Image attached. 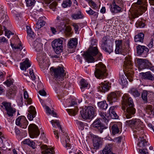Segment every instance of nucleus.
<instances>
[{
	"instance_id": "nucleus-1",
	"label": "nucleus",
	"mask_w": 154,
	"mask_h": 154,
	"mask_svg": "<svg viewBox=\"0 0 154 154\" xmlns=\"http://www.w3.org/2000/svg\"><path fill=\"white\" fill-rule=\"evenodd\" d=\"M122 99V109L124 111L126 109V111H125L124 113L123 117L125 118H130L133 116L136 112L133 100L128 94H124Z\"/></svg>"
},
{
	"instance_id": "nucleus-2",
	"label": "nucleus",
	"mask_w": 154,
	"mask_h": 154,
	"mask_svg": "<svg viewBox=\"0 0 154 154\" xmlns=\"http://www.w3.org/2000/svg\"><path fill=\"white\" fill-rule=\"evenodd\" d=\"M64 71L63 68L60 66H58L57 68L52 67L50 69V74L53 76V81L55 82L57 86L60 85V83H62L61 82L64 79L66 74Z\"/></svg>"
},
{
	"instance_id": "nucleus-3",
	"label": "nucleus",
	"mask_w": 154,
	"mask_h": 154,
	"mask_svg": "<svg viewBox=\"0 0 154 154\" xmlns=\"http://www.w3.org/2000/svg\"><path fill=\"white\" fill-rule=\"evenodd\" d=\"M102 56V54L99 52L97 47H90L83 54L85 60L89 63L93 62L96 58H97V60L100 59Z\"/></svg>"
},
{
	"instance_id": "nucleus-4",
	"label": "nucleus",
	"mask_w": 154,
	"mask_h": 154,
	"mask_svg": "<svg viewBox=\"0 0 154 154\" xmlns=\"http://www.w3.org/2000/svg\"><path fill=\"white\" fill-rule=\"evenodd\" d=\"M126 125L129 126L132 129L134 136L135 138L138 137L137 135L142 132L143 129L142 122L140 119H133L126 121Z\"/></svg>"
},
{
	"instance_id": "nucleus-5",
	"label": "nucleus",
	"mask_w": 154,
	"mask_h": 154,
	"mask_svg": "<svg viewBox=\"0 0 154 154\" xmlns=\"http://www.w3.org/2000/svg\"><path fill=\"white\" fill-rule=\"evenodd\" d=\"M146 0H138L137 2L132 5V10H133L132 17L134 19L142 14L147 9Z\"/></svg>"
},
{
	"instance_id": "nucleus-6",
	"label": "nucleus",
	"mask_w": 154,
	"mask_h": 154,
	"mask_svg": "<svg viewBox=\"0 0 154 154\" xmlns=\"http://www.w3.org/2000/svg\"><path fill=\"white\" fill-rule=\"evenodd\" d=\"M32 45L36 51L38 52L37 54V60L39 61L40 63H44L46 61V60L45 61L46 57L45 53L42 51V44L41 42V40L37 39L34 41Z\"/></svg>"
},
{
	"instance_id": "nucleus-7",
	"label": "nucleus",
	"mask_w": 154,
	"mask_h": 154,
	"mask_svg": "<svg viewBox=\"0 0 154 154\" xmlns=\"http://www.w3.org/2000/svg\"><path fill=\"white\" fill-rule=\"evenodd\" d=\"M95 67L94 74L96 77L101 79L106 76V67L102 62H100L96 64Z\"/></svg>"
},
{
	"instance_id": "nucleus-8",
	"label": "nucleus",
	"mask_w": 154,
	"mask_h": 154,
	"mask_svg": "<svg viewBox=\"0 0 154 154\" xmlns=\"http://www.w3.org/2000/svg\"><path fill=\"white\" fill-rule=\"evenodd\" d=\"M95 109L94 107L92 106H88L81 113L82 117L85 119L93 118L96 116Z\"/></svg>"
},
{
	"instance_id": "nucleus-9",
	"label": "nucleus",
	"mask_w": 154,
	"mask_h": 154,
	"mask_svg": "<svg viewBox=\"0 0 154 154\" xmlns=\"http://www.w3.org/2000/svg\"><path fill=\"white\" fill-rule=\"evenodd\" d=\"M101 47L103 50L109 54L113 51L112 43L108 40L106 37H104L102 39Z\"/></svg>"
},
{
	"instance_id": "nucleus-10",
	"label": "nucleus",
	"mask_w": 154,
	"mask_h": 154,
	"mask_svg": "<svg viewBox=\"0 0 154 154\" xmlns=\"http://www.w3.org/2000/svg\"><path fill=\"white\" fill-rule=\"evenodd\" d=\"M63 42V40L59 38L56 39L52 42V47L56 54H58L62 51Z\"/></svg>"
},
{
	"instance_id": "nucleus-11",
	"label": "nucleus",
	"mask_w": 154,
	"mask_h": 154,
	"mask_svg": "<svg viewBox=\"0 0 154 154\" xmlns=\"http://www.w3.org/2000/svg\"><path fill=\"white\" fill-rule=\"evenodd\" d=\"M30 137L32 138H36L40 134L38 127L34 124H31L28 127Z\"/></svg>"
},
{
	"instance_id": "nucleus-12",
	"label": "nucleus",
	"mask_w": 154,
	"mask_h": 154,
	"mask_svg": "<svg viewBox=\"0 0 154 154\" xmlns=\"http://www.w3.org/2000/svg\"><path fill=\"white\" fill-rule=\"evenodd\" d=\"M110 131L112 134L115 135L121 133L122 131V124L120 122L112 123L110 124Z\"/></svg>"
},
{
	"instance_id": "nucleus-13",
	"label": "nucleus",
	"mask_w": 154,
	"mask_h": 154,
	"mask_svg": "<svg viewBox=\"0 0 154 154\" xmlns=\"http://www.w3.org/2000/svg\"><path fill=\"white\" fill-rule=\"evenodd\" d=\"M70 142V139L69 137H67L65 141L63 143V145L66 149L67 152H68L69 154H82L81 153L75 152V151L73 148H72V146L69 143Z\"/></svg>"
},
{
	"instance_id": "nucleus-14",
	"label": "nucleus",
	"mask_w": 154,
	"mask_h": 154,
	"mask_svg": "<svg viewBox=\"0 0 154 154\" xmlns=\"http://www.w3.org/2000/svg\"><path fill=\"white\" fill-rule=\"evenodd\" d=\"M137 63L139 70L148 68L150 65V63L145 59H137Z\"/></svg>"
},
{
	"instance_id": "nucleus-15",
	"label": "nucleus",
	"mask_w": 154,
	"mask_h": 154,
	"mask_svg": "<svg viewBox=\"0 0 154 154\" xmlns=\"http://www.w3.org/2000/svg\"><path fill=\"white\" fill-rule=\"evenodd\" d=\"M116 49L115 52L116 54H119L124 52L125 48L122 40H119L115 41Z\"/></svg>"
},
{
	"instance_id": "nucleus-16",
	"label": "nucleus",
	"mask_w": 154,
	"mask_h": 154,
	"mask_svg": "<svg viewBox=\"0 0 154 154\" xmlns=\"http://www.w3.org/2000/svg\"><path fill=\"white\" fill-rule=\"evenodd\" d=\"M92 126L97 129L100 133H101L103 132V131L107 128V127L104 125L101 122L100 119H97L95 120L92 124Z\"/></svg>"
},
{
	"instance_id": "nucleus-17",
	"label": "nucleus",
	"mask_w": 154,
	"mask_h": 154,
	"mask_svg": "<svg viewBox=\"0 0 154 154\" xmlns=\"http://www.w3.org/2000/svg\"><path fill=\"white\" fill-rule=\"evenodd\" d=\"M119 96V93L118 91L112 92L108 95L107 99L110 103L117 101Z\"/></svg>"
},
{
	"instance_id": "nucleus-18",
	"label": "nucleus",
	"mask_w": 154,
	"mask_h": 154,
	"mask_svg": "<svg viewBox=\"0 0 154 154\" xmlns=\"http://www.w3.org/2000/svg\"><path fill=\"white\" fill-rule=\"evenodd\" d=\"M2 104L7 111V115L9 116H12L13 114L16 111L15 109L11 106L10 103H3Z\"/></svg>"
},
{
	"instance_id": "nucleus-19",
	"label": "nucleus",
	"mask_w": 154,
	"mask_h": 154,
	"mask_svg": "<svg viewBox=\"0 0 154 154\" xmlns=\"http://www.w3.org/2000/svg\"><path fill=\"white\" fill-rule=\"evenodd\" d=\"M17 87L15 86L11 87L6 92V96L9 99L14 98L16 94Z\"/></svg>"
},
{
	"instance_id": "nucleus-20",
	"label": "nucleus",
	"mask_w": 154,
	"mask_h": 154,
	"mask_svg": "<svg viewBox=\"0 0 154 154\" xmlns=\"http://www.w3.org/2000/svg\"><path fill=\"white\" fill-rule=\"evenodd\" d=\"M138 135L140 139L139 140L140 141L137 143V145L140 148L143 149V147L148 146L149 143H148V142L146 141L144 138L146 136H144V135L143 136V134L141 136H140L139 134Z\"/></svg>"
},
{
	"instance_id": "nucleus-21",
	"label": "nucleus",
	"mask_w": 154,
	"mask_h": 154,
	"mask_svg": "<svg viewBox=\"0 0 154 154\" xmlns=\"http://www.w3.org/2000/svg\"><path fill=\"white\" fill-rule=\"evenodd\" d=\"M0 20L3 21V25H6V23H7L8 20V17L5 11H4L2 8H0Z\"/></svg>"
},
{
	"instance_id": "nucleus-22",
	"label": "nucleus",
	"mask_w": 154,
	"mask_h": 154,
	"mask_svg": "<svg viewBox=\"0 0 154 154\" xmlns=\"http://www.w3.org/2000/svg\"><path fill=\"white\" fill-rule=\"evenodd\" d=\"M28 112L27 116V118L29 120L32 121L33 120V118L35 116L36 112L35 108L32 106H30L29 107Z\"/></svg>"
},
{
	"instance_id": "nucleus-23",
	"label": "nucleus",
	"mask_w": 154,
	"mask_h": 154,
	"mask_svg": "<svg viewBox=\"0 0 154 154\" xmlns=\"http://www.w3.org/2000/svg\"><path fill=\"white\" fill-rule=\"evenodd\" d=\"M109 89V85L108 82L105 81L104 82H102L100 84L98 87V89L102 92L105 93Z\"/></svg>"
},
{
	"instance_id": "nucleus-24",
	"label": "nucleus",
	"mask_w": 154,
	"mask_h": 154,
	"mask_svg": "<svg viewBox=\"0 0 154 154\" xmlns=\"http://www.w3.org/2000/svg\"><path fill=\"white\" fill-rule=\"evenodd\" d=\"M20 69L22 70H26V69L30 67L31 66L30 62L28 58L26 60L23 62L20 63Z\"/></svg>"
},
{
	"instance_id": "nucleus-25",
	"label": "nucleus",
	"mask_w": 154,
	"mask_h": 154,
	"mask_svg": "<svg viewBox=\"0 0 154 154\" xmlns=\"http://www.w3.org/2000/svg\"><path fill=\"white\" fill-rule=\"evenodd\" d=\"M93 141L94 149H98L102 143L101 138L97 136H95L94 137Z\"/></svg>"
},
{
	"instance_id": "nucleus-26",
	"label": "nucleus",
	"mask_w": 154,
	"mask_h": 154,
	"mask_svg": "<svg viewBox=\"0 0 154 154\" xmlns=\"http://www.w3.org/2000/svg\"><path fill=\"white\" fill-rule=\"evenodd\" d=\"M131 58L130 56H128L125 57V60L124 62V66L126 69H131L132 66L131 60Z\"/></svg>"
},
{
	"instance_id": "nucleus-27",
	"label": "nucleus",
	"mask_w": 154,
	"mask_h": 154,
	"mask_svg": "<svg viewBox=\"0 0 154 154\" xmlns=\"http://www.w3.org/2000/svg\"><path fill=\"white\" fill-rule=\"evenodd\" d=\"M137 53L139 55H141L143 52L146 53L149 51V49L144 46L138 45L137 47Z\"/></svg>"
},
{
	"instance_id": "nucleus-28",
	"label": "nucleus",
	"mask_w": 154,
	"mask_h": 154,
	"mask_svg": "<svg viewBox=\"0 0 154 154\" xmlns=\"http://www.w3.org/2000/svg\"><path fill=\"white\" fill-rule=\"evenodd\" d=\"M22 143L24 144L27 145L35 149L36 147V144L33 141H31L29 139H25L22 142Z\"/></svg>"
},
{
	"instance_id": "nucleus-29",
	"label": "nucleus",
	"mask_w": 154,
	"mask_h": 154,
	"mask_svg": "<svg viewBox=\"0 0 154 154\" xmlns=\"http://www.w3.org/2000/svg\"><path fill=\"white\" fill-rule=\"evenodd\" d=\"M46 19L45 17H39L37 23L36 24V27L39 29L45 25V22L44 20Z\"/></svg>"
},
{
	"instance_id": "nucleus-30",
	"label": "nucleus",
	"mask_w": 154,
	"mask_h": 154,
	"mask_svg": "<svg viewBox=\"0 0 154 154\" xmlns=\"http://www.w3.org/2000/svg\"><path fill=\"white\" fill-rule=\"evenodd\" d=\"M115 107L114 106H111L109 109V115L110 117L112 119H118V116L115 112L114 109Z\"/></svg>"
},
{
	"instance_id": "nucleus-31",
	"label": "nucleus",
	"mask_w": 154,
	"mask_h": 154,
	"mask_svg": "<svg viewBox=\"0 0 154 154\" xmlns=\"http://www.w3.org/2000/svg\"><path fill=\"white\" fill-rule=\"evenodd\" d=\"M26 31L27 34V38L28 40L30 41V40L32 39L33 38V36H34V32L32 31L30 27L28 26H26Z\"/></svg>"
},
{
	"instance_id": "nucleus-32",
	"label": "nucleus",
	"mask_w": 154,
	"mask_h": 154,
	"mask_svg": "<svg viewBox=\"0 0 154 154\" xmlns=\"http://www.w3.org/2000/svg\"><path fill=\"white\" fill-rule=\"evenodd\" d=\"M144 35L143 33H140L135 36L134 41L135 42H140L142 43L143 42Z\"/></svg>"
},
{
	"instance_id": "nucleus-33",
	"label": "nucleus",
	"mask_w": 154,
	"mask_h": 154,
	"mask_svg": "<svg viewBox=\"0 0 154 154\" xmlns=\"http://www.w3.org/2000/svg\"><path fill=\"white\" fill-rule=\"evenodd\" d=\"M121 10V8L118 5H116L115 2L113 3L111 6V11L112 12L117 13L120 12Z\"/></svg>"
},
{
	"instance_id": "nucleus-34",
	"label": "nucleus",
	"mask_w": 154,
	"mask_h": 154,
	"mask_svg": "<svg viewBox=\"0 0 154 154\" xmlns=\"http://www.w3.org/2000/svg\"><path fill=\"white\" fill-rule=\"evenodd\" d=\"M71 16L72 19L74 20L82 19L84 17V15L80 10L76 14H72Z\"/></svg>"
},
{
	"instance_id": "nucleus-35",
	"label": "nucleus",
	"mask_w": 154,
	"mask_h": 154,
	"mask_svg": "<svg viewBox=\"0 0 154 154\" xmlns=\"http://www.w3.org/2000/svg\"><path fill=\"white\" fill-rule=\"evenodd\" d=\"M78 43L77 39L76 38H72L70 40L68 43L69 48H75Z\"/></svg>"
},
{
	"instance_id": "nucleus-36",
	"label": "nucleus",
	"mask_w": 154,
	"mask_h": 154,
	"mask_svg": "<svg viewBox=\"0 0 154 154\" xmlns=\"http://www.w3.org/2000/svg\"><path fill=\"white\" fill-rule=\"evenodd\" d=\"M143 74L142 77L144 79H147L150 80H154V77L149 72L145 73H142Z\"/></svg>"
},
{
	"instance_id": "nucleus-37",
	"label": "nucleus",
	"mask_w": 154,
	"mask_h": 154,
	"mask_svg": "<svg viewBox=\"0 0 154 154\" xmlns=\"http://www.w3.org/2000/svg\"><path fill=\"white\" fill-rule=\"evenodd\" d=\"M80 85L81 86L80 88L81 91L83 92L84 91V89L87 88L89 87L88 83L87 81L84 79H82L80 82Z\"/></svg>"
},
{
	"instance_id": "nucleus-38",
	"label": "nucleus",
	"mask_w": 154,
	"mask_h": 154,
	"mask_svg": "<svg viewBox=\"0 0 154 154\" xmlns=\"http://www.w3.org/2000/svg\"><path fill=\"white\" fill-rule=\"evenodd\" d=\"M23 96L24 98L26 100L25 104L26 105L31 104L32 103V100L31 98H29V95L27 91H25L24 92Z\"/></svg>"
},
{
	"instance_id": "nucleus-39",
	"label": "nucleus",
	"mask_w": 154,
	"mask_h": 154,
	"mask_svg": "<svg viewBox=\"0 0 154 154\" xmlns=\"http://www.w3.org/2000/svg\"><path fill=\"white\" fill-rule=\"evenodd\" d=\"M66 110L69 115L75 116L77 114L78 111V109L77 106H75L74 108L67 109Z\"/></svg>"
},
{
	"instance_id": "nucleus-40",
	"label": "nucleus",
	"mask_w": 154,
	"mask_h": 154,
	"mask_svg": "<svg viewBox=\"0 0 154 154\" xmlns=\"http://www.w3.org/2000/svg\"><path fill=\"white\" fill-rule=\"evenodd\" d=\"M129 92L135 97H138L140 95V92L135 88H131L129 91Z\"/></svg>"
},
{
	"instance_id": "nucleus-41",
	"label": "nucleus",
	"mask_w": 154,
	"mask_h": 154,
	"mask_svg": "<svg viewBox=\"0 0 154 154\" xmlns=\"http://www.w3.org/2000/svg\"><path fill=\"white\" fill-rule=\"evenodd\" d=\"M26 119L24 116H21L19 117L16 120V125L17 126H20L22 124V122Z\"/></svg>"
},
{
	"instance_id": "nucleus-42",
	"label": "nucleus",
	"mask_w": 154,
	"mask_h": 154,
	"mask_svg": "<svg viewBox=\"0 0 154 154\" xmlns=\"http://www.w3.org/2000/svg\"><path fill=\"white\" fill-rule=\"evenodd\" d=\"M119 82L120 84L122 85H126L127 84L128 82L125 76L123 75H120Z\"/></svg>"
},
{
	"instance_id": "nucleus-43",
	"label": "nucleus",
	"mask_w": 154,
	"mask_h": 154,
	"mask_svg": "<svg viewBox=\"0 0 154 154\" xmlns=\"http://www.w3.org/2000/svg\"><path fill=\"white\" fill-rule=\"evenodd\" d=\"M98 105L100 109L104 110L106 109L108 106L105 101L99 102L98 103Z\"/></svg>"
},
{
	"instance_id": "nucleus-44",
	"label": "nucleus",
	"mask_w": 154,
	"mask_h": 154,
	"mask_svg": "<svg viewBox=\"0 0 154 154\" xmlns=\"http://www.w3.org/2000/svg\"><path fill=\"white\" fill-rule=\"evenodd\" d=\"M72 4L71 0H64L62 4V7L64 8L70 7Z\"/></svg>"
},
{
	"instance_id": "nucleus-45",
	"label": "nucleus",
	"mask_w": 154,
	"mask_h": 154,
	"mask_svg": "<svg viewBox=\"0 0 154 154\" xmlns=\"http://www.w3.org/2000/svg\"><path fill=\"white\" fill-rule=\"evenodd\" d=\"M51 123L52 124L54 128H56V125L59 127L61 131L63 132V131L62 130L61 127L60 125L59 121L58 120H52L51 121Z\"/></svg>"
},
{
	"instance_id": "nucleus-46",
	"label": "nucleus",
	"mask_w": 154,
	"mask_h": 154,
	"mask_svg": "<svg viewBox=\"0 0 154 154\" xmlns=\"http://www.w3.org/2000/svg\"><path fill=\"white\" fill-rule=\"evenodd\" d=\"M44 108L46 109V111L47 113H48L49 114H51L54 117H56V114L55 112H54L53 110H51L50 108L47 106H44Z\"/></svg>"
},
{
	"instance_id": "nucleus-47",
	"label": "nucleus",
	"mask_w": 154,
	"mask_h": 154,
	"mask_svg": "<svg viewBox=\"0 0 154 154\" xmlns=\"http://www.w3.org/2000/svg\"><path fill=\"white\" fill-rule=\"evenodd\" d=\"M10 45L13 50H17L21 51L23 49L22 46L20 44H19L18 45H16L15 44H14L11 43Z\"/></svg>"
},
{
	"instance_id": "nucleus-48",
	"label": "nucleus",
	"mask_w": 154,
	"mask_h": 154,
	"mask_svg": "<svg viewBox=\"0 0 154 154\" xmlns=\"http://www.w3.org/2000/svg\"><path fill=\"white\" fill-rule=\"evenodd\" d=\"M147 91L144 90L143 91L141 94V97L145 103H147Z\"/></svg>"
},
{
	"instance_id": "nucleus-49",
	"label": "nucleus",
	"mask_w": 154,
	"mask_h": 154,
	"mask_svg": "<svg viewBox=\"0 0 154 154\" xmlns=\"http://www.w3.org/2000/svg\"><path fill=\"white\" fill-rule=\"evenodd\" d=\"M89 10H87L86 11L87 13L90 15H92L95 17H97L98 15V13L94 11L90 8H89Z\"/></svg>"
},
{
	"instance_id": "nucleus-50",
	"label": "nucleus",
	"mask_w": 154,
	"mask_h": 154,
	"mask_svg": "<svg viewBox=\"0 0 154 154\" xmlns=\"http://www.w3.org/2000/svg\"><path fill=\"white\" fill-rule=\"evenodd\" d=\"M99 114L102 119H103L106 123L108 122L109 119V117L107 116L104 113L100 112Z\"/></svg>"
},
{
	"instance_id": "nucleus-51",
	"label": "nucleus",
	"mask_w": 154,
	"mask_h": 154,
	"mask_svg": "<svg viewBox=\"0 0 154 154\" xmlns=\"http://www.w3.org/2000/svg\"><path fill=\"white\" fill-rule=\"evenodd\" d=\"M61 24H62V25H64L63 28L64 29L65 27H66L65 31L66 32H70L72 30V28L70 26H66V25L63 22H61Z\"/></svg>"
},
{
	"instance_id": "nucleus-52",
	"label": "nucleus",
	"mask_w": 154,
	"mask_h": 154,
	"mask_svg": "<svg viewBox=\"0 0 154 154\" xmlns=\"http://www.w3.org/2000/svg\"><path fill=\"white\" fill-rule=\"evenodd\" d=\"M3 28H4V29L5 30V35L7 36L8 38H10V35H13L14 34V33L12 32L11 31L6 30L5 26H3Z\"/></svg>"
},
{
	"instance_id": "nucleus-53",
	"label": "nucleus",
	"mask_w": 154,
	"mask_h": 154,
	"mask_svg": "<svg viewBox=\"0 0 154 154\" xmlns=\"http://www.w3.org/2000/svg\"><path fill=\"white\" fill-rule=\"evenodd\" d=\"M136 26L137 27L143 28L144 27V23L141 21H137L136 23Z\"/></svg>"
},
{
	"instance_id": "nucleus-54",
	"label": "nucleus",
	"mask_w": 154,
	"mask_h": 154,
	"mask_svg": "<svg viewBox=\"0 0 154 154\" xmlns=\"http://www.w3.org/2000/svg\"><path fill=\"white\" fill-rule=\"evenodd\" d=\"M57 5V3L56 2H54L50 5V8L52 10L54 11L56 9V6Z\"/></svg>"
},
{
	"instance_id": "nucleus-55",
	"label": "nucleus",
	"mask_w": 154,
	"mask_h": 154,
	"mask_svg": "<svg viewBox=\"0 0 154 154\" xmlns=\"http://www.w3.org/2000/svg\"><path fill=\"white\" fill-rule=\"evenodd\" d=\"M28 124V121L26 119L22 122V124L20 126L22 128L25 129L27 127Z\"/></svg>"
},
{
	"instance_id": "nucleus-56",
	"label": "nucleus",
	"mask_w": 154,
	"mask_h": 154,
	"mask_svg": "<svg viewBox=\"0 0 154 154\" xmlns=\"http://www.w3.org/2000/svg\"><path fill=\"white\" fill-rule=\"evenodd\" d=\"M29 73L30 74V77L32 80H35V76L33 72V70L32 69H29Z\"/></svg>"
},
{
	"instance_id": "nucleus-57",
	"label": "nucleus",
	"mask_w": 154,
	"mask_h": 154,
	"mask_svg": "<svg viewBox=\"0 0 154 154\" xmlns=\"http://www.w3.org/2000/svg\"><path fill=\"white\" fill-rule=\"evenodd\" d=\"M44 152V153L43 154H54V149L53 148H49L47 150H45Z\"/></svg>"
},
{
	"instance_id": "nucleus-58",
	"label": "nucleus",
	"mask_w": 154,
	"mask_h": 154,
	"mask_svg": "<svg viewBox=\"0 0 154 154\" xmlns=\"http://www.w3.org/2000/svg\"><path fill=\"white\" fill-rule=\"evenodd\" d=\"M40 148L42 149V150H44L42 152V153L43 154L44 153L45 151V150H47L49 148H48V146L46 145H44L42 144H40L39 145Z\"/></svg>"
},
{
	"instance_id": "nucleus-59",
	"label": "nucleus",
	"mask_w": 154,
	"mask_h": 154,
	"mask_svg": "<svg viewBox=\"0 0 154 154\" xmlns=\"http://www.w3.org/2000/svg\"><path fill=\"white\" fill-rule=\"evenodd\" d=\"M27 6H31L34 3L35 0H25Z\"/></svg>"
},
{
	"instance_id": "nucleus-60",
	"label": "nucleus",
	"mask_w": 154,
	"mask_h": 154,
	"mask_svg": "<svg viewBox=\"0 0 154 154\" xmlns=\"http://www.w3.org/2000/svg\"><path fill=\"white\" fill-rule=\"evenodd\" d=\"M72 25L73 26L75 31L76 33H77L79 31V27L77 24L76 23H72Z\"/></svg>"
},
{
	"instance_id": "nucleus-61",
	"label": "nucleus",
	"mask_w": 154,
	"mask_h": 154,
	"mask_svg": "<svg viewBox=\"0 0 154 154\" xmlns=\"http://www.w3.org/2000/svg\"><path fill=\"white\" fill-rule=\"evenodd\" d=\"M4 83L8 87L10 86L11 85L13 84V80L11 79H9L4 82Z\"/></svg>"
},
{
	"instance_id": "nucleus-62",
	"label": "nucleus",
	"mask_w": 154,
	"mask_h": 154,
	"mask_svg": "<svg viewBox=\"0 0 154 154\" xmlns=\"http://www.w3.org/2000/svg\"><path fill=\"white\" fill-rule=\"evenodd\" d=\"M89 4L91 6V7L94 9H95L97 8V6L96 4L94 2L92 1Z\"/></svg>"
},
{
	"instance_id": "nucleus-63",
	"label": "nucleus",
	"mask_w": 154,
	"mask_h": 154,
	"mask_svg": "<svg viewBox=\"0 0 154 154\" xmlns=\"http://www.w3.org/2000/svg\"><path fill=\"white\" fill-rule=\"evenodd\" d=\"M154 43V37H153V38H152L150 41L148 45V47L149 48H152L153 44Z\"/></svg>"
},
{
	"instance_id": "nucleus-64",
	"label": "nucleus",
	"mask_w": 154,
	"mask_h": 154,
	"mask_svg": "<svg viewBox=\"0 0 154 154\" xmlns=\"http://www.w3.org/2000/svg\"><path fill=\"white\" fill-rule=\"evenodd\" d=\"M145 150H146V149L145 148L142 149H139V152L141 154H148V152L145 151Z\"/></svg>"
}]
</instances>
